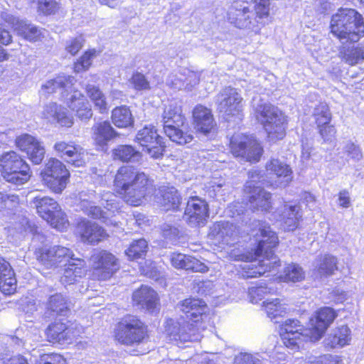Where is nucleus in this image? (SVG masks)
<instances>
[{
    "label": "nucleus",
    "mask_w": 364,
    "mask_h": 364,
    "mask_svg": "<svg viewBox=\"0 0 364 364\" xmlns=\"http://www.w3.org/2000/svg\"><path fill=\"white\" fill-rule=\"evenodd\" d=\"M114 186L115 191L124 200L134 206L141 205L154 191L153 181L149 176L131 166L119 168L115 175Z\"/></svg>",
    "instance_id": "f257e3e1"
},
{
    "label": "nucleus",
    "mask_w": 364,
    "mask_h": 364,
    "mask_svg": "<svg viewBox=\"0 0 364 364\" xmlns=\"http://www.w3.org/2000/svg\"><path fill=\"white\" fill-rule=\"evenodd\" d=\"M269 0H255L252 4L238 0L231 5L228 11L230 23L240 29L257 33L268 23L269 18Z\"/></svg>",
    "instance_id": "f03ea898"
},
{
    "label": "nucleus",
    "mask_w": 364,
    "mask_h": 364,
    "mask_svg": "<svg viewBox=\"0 0 364 364\" xmlns=\"http://www.w3.org/2000/svg\"><path fill=\"white\" fill-rule=\"evenodd\" d=\"M75 77L70 75H59L43 85L41 92L46 95L55 92L58 90H61V97L67 105L76 112L79 119L87 120L92 116L91 105L85 96L75 89Z\"/></svg>",
    "instance_id": "7ed1b4c3"
},
{
    "label": "nucleus",
    "mask_w": 364,
    "mask_h": 364,
    "mask_svg": "<svg viewBox=\"0 0 364 364\" xmlns=\"http://www.w3.org/2000/svg\"><path fill=\"white\" fill-rule=\"evenodd\" d=\"M259 231L263 238L259 241L255 252V257H263L258 266L252 264H246L244 267L243 277L246 278L257 277L264 274L279 265V259L274 254V249L279 243L275 232L271 231L265 224L259 223Z\"/></svg>",
    "instance_id": "20e7f679"
},
{
    "label": "nucleus",
    "mask_w": 364,
    "mask_h": 364,
    "mask_svg": "<svg viewBox=\"0 0 364 364\" xmlns=\"http://www.w3.org/2000/svg\"><path fill=\"white\" fill-rule=\"evenodd\" d=\"M331 31L343 43L356 42L364 36L362 16L352 9H340L331 20Z\"/></svg>",
    "instance_id": "39448f33"
},
{
    "label": "nucleus",
    "mask_w": 364,
    "mask_h": 364,
    "mask_svg": "<svg viewBox=\"0 0 364 364\" xmlns=\"http://www.w3.org/2000/svg\"><path fill=\"white\" fill-rule=\"evenodd\" d=\"M252 105L256 117L263 124L270 141L283 139L285 136L286 119L274 105L264 102L260 97H254Z\"/></svg>",
    "instance_id": "423d86ee"
},
{
    "label": "nucleus",
    "mask_w": 364,
    "mask_h": 364,
    "mask_svg": "<svg viewBox=\"0 0 364 364\" xmlns=\"http://www.w3.org/2000/svg\"><path fill=\"white\" fill-rule=\"evenodd\" d=\"M185 122L180 105L173 102L165 107L162 114L164 132L171 141L179 145L188 144L193 139L186 130Z\"/></svg>",
    "instance_id": "0eeeda50"
},
{
    "label": "nucleus",
    "mask_w": 364,
    "mask_h": 364,
    "mask_svg": "<svg viewBox=\"0 0 364 364\" xmlns=\"http://www.w3.org/2000/svg\"><path fill=\"white\" fill-rule=\"evenodd\" d=\"M0 167L3 178L7 182L15 185L25 183L31 176L29 165L14 151L2 154L0 157Z\"/></svg>",
    "instance_id": "6e6552de"
},
{
    "label": "nucleus",
    "mask_w": 364,
    "mask_h": 364,
    "mask_svg": "<svg viewBox=\"0 0 364 364\" xmlns=\"http://www.w3.org/2000/svg\"><path fill=\"white\" fill-rule=\"evenodd\" d=\"M114 336L122 344L134 346L144 340L147 336V330L144 323L136 316L127 315L117 324Z\"/></svg>",
    "instance_id": "1a4fd4ad"
},
{
    "label": "nucleus",
    "mask_w": 364,
    "mask_h": 364,
    "mask_svg": "<svg viewBox=\"0 0 364 364\" xmlns=\"http://www.w3.org/2000/svg\"><path fill=\"white\" fill-rule=\"evenodd\" d=\"M31 205L36 208L37 213L52 227L63 230L68 225L65 213L61 210L58 203L48 196H36Z\"/></svg>",
    "instance_id": "9d476101"
},
{
    "label": "nucleus",
    "mask_w": 364,
    "mask_h": 364,
    "mask_svg": "<svg viewBox=\"0 0 364 364\" xmlns=\"http://www.w3.org/2000/svg\"><path fill=\"white\" fill-rule=\"evenodd\" d=\"M43 183L53 192L61 193L66 187L70 173L58 159L51 158L41 171Z\"/></svg>",
    "instance_id": "9b49d317"
},
{
    "label": "nucleus",
    "mask_w": 364,
    "mask_h": 364,
    "mask_svg": "<svg viewBox=\"0 0 364 364\" xmlns=\"http://www.w3.org/2000/svg\"><path fill=\"white\" fill-rule=\"evenodd\" d=\"M166 323V333L171 341L185 343L199 341L202 338L198 323H191L184 318H168Z\"/></svg>",
    "instance_id": "f8f14e48"
},
{
    "label": "nucleus",
    "mask_w": 364,
    "mask_h": 364,
    "mask_svg": "<svg viewBox=\"0 0 364 364\" xmlns=\"http://www.w3.org/2000/svg\"><path fill=\"white\" fill-rule=\"evenodd\" d=\"M230 147L235 156L250 162H257L262 154V149L256 141L240 133L231 137Z\"/></svg>",
    "instance_id": "ddd939ff"
},
{
    "label": "nucleus",
    "mask_w": 364,
    "mask_h": 364,
    "mask_svg": "<svg viewBox=\"0 0 364 364\" xmlns=\"http://www.w3.org/2000/svg\"><path fill=\"white\" fill-rule=\"evenodd\" d=\"M257 171H250L248 173L250 181L245 185V191L250 194L249 197L250 208L253 211H268L271 207V194L264 188L257 186L259 176Z\"/></svg>",
    "instance_id": "4468645a"
},
{
    "label": "nucleus",
    "mask_w": 364,
    "mask_h": 364,
    "mask_svg": "<svg viewBox=\"0 0 364 364\" xmlns=\"http://www.w3.org/2000/svg\"><path fill=\"white\" fill-rule=\"evenodd\" d=\"M93 277L98 280L109 279L119 269V264L112 254L105 251H95L90 257Z\"/></svg>",
    "instance_id": "2eb2a0df"
},
{
    "label": "nucleus",
    "mask_w": 364,
    "mask_h": 364,
    "mask_svg": "<svg viewBox=\"0 0 364 364\" xmlns=\"http://www.w3.org/2000/svg\"><path fill=\"white\" fill-rule=\"evenodd\" d=\"M218 111L228 120V117L239 116L242 110V97L237 89L226 87L215 97Z\"/></svg>",
    "instance_id": "dca6fc26"
},
{
    "label": "nucleus",
    "mask_w": 364,
    "mask_h": 364,
    "mask_svg": "<svg viewBox=\"0 0 364 364\" xmlns=\"http://www.w3.org/2000/svg\"><path fill=\"white\" fill-rule=\"evenodd\" d=\"M135 140L151 158L159 159L163 156L164 142L154 126H145L139 130Z\"/></svg>",
    "instance_id": "f3484780"
},
{
    "label": "nucleus",
    "mask_w": 364,
    "mask_h": 364,
    "mask_svg": "<svg viewBox=\"0 0 364 364\" xmlns=\"http://www.w3.org/2000/svg\"><path fill=\"white\" fill-rule=\"evenodd\" d=\"M311 329H303L298 320L289 319L282 327L281 336L287 348L296 350L301 343L311 341Z\"/></svg>",
    "instance_id": "a211bd4d"
},
{
    "label": "nucleus",
    "mask_w": 364,
    "mask_h": 364,
    "mask_svg": "<svg viewBox=\"0 0 364 364\" xmlns=\"http://www.w3.org/2000/svg\"><path fill=\"white\" fill-rule=\"evenodd\" d=\"M35 254L37 259L47 268L56 267L73 257L68 248L62 246L40 248L36 250Z\"/></svg>",
    "instance_id": "6ab92c4d"
},
{
    "label": "nucleus",
    "mask_w": 364,
    "mask_h": 364,
    "mask_svg": "<svg viewBox=\"0 0 364 364\" xmlns=\"http://www.w3.org/2000/svg\"><path fill=\"white\" fill-rule=\"evenodd\" d=\"M208 217V203L198 197H192L187 202L183 220L191 227L204 225Z\"/></svg>",
    "instance_id": "aec40b11"
},
{
    "label": "nucleus",
    "mask_w": 364,
    "mask_h": 364,
    "mask_svg": "<svg viewBox=\"0 0 364 364\" xmlns=\"http://www.w3.org/2000/svg\"><path fill=\"white\" fill-rule=\"evenodd\" d=\"M237 228L228 221H218L210 227L208 237L215 243L230 245L238 237Z\"/></svg>",
    "instance_id": "412c9836"
},
{
    "label": "nucleus",
    "mask_w": 364,
    "mask_h": 364,
    "mask_svg": "<svg viewBox=\"0 0 364 364\" xmlns=\"http://www.w3.org/2000/svg\"><path fill=\"white\" fill-rule=\"evenodd\" d=\"M16 144L20 150L26 152L34 164H40L44 159L46 150L42 143L34 136L25 134L16 139Z\"/></svg>",
    "instance_id": "4be33fe9"
},
{
    "label": "nucleus",
    "mask_w": 364,
    "mask_h": 364,
    "mask_svg": "<svg viewBox=\"0 0 364 364\" xmlns=\"http://www.w3.org/2000/svg\"><path fill=\"white\" fill-rule=\"evenodd\" d=\"M336 313L331 307L319 309L314 318H311V341H318L321 338L328 327L336 317Z\"/></svg>",
    "instance_id": "5701e85b"
},
{
    "label": "nucleus",
    "mask_w": 364,
    "mask_h": 364,
    "mask_svg": "<svg viewBox=\"0 0 364 364\" xmlns=\"http://www.w3.org/2000/svg\"><path fill=\"white\" fill-rule=\"evenodd\" d=\"M76 230L81 240L91 245H96L108 237L104 228L90 221L80 222Z\"/></svg>",
    "instance_id": "b1692460"
},
{
    "label": "nucleus",
    "mask_w": 364,
    "mask_h": 364,
    "mask_svg": "<svg viewBox=\"0 0 364 364\" xmlns=\"http://www.w3.org/2000/svg\"><path fill=\"white\" fill-rule=\"evenodd\" d=\"M2 18L9 23L11 24L14 29L19 36H23L29 41H36L40 38L42 31L36 26L28 23L24 20H20L9 14H2Z\"/></svg>",
    "instance_id": "393cba45"
},
{
    "label": "nucleus",
    "mask_w": 364,
    "mask_h": 364,
    "mask_svg": "<svg viewBox=\"0 0 364 364\" xmlns=\"http://www.w3.org/2000/svg\"><path fill=\"white\" fill-rule=\"evenodd\" d=\"M193 117L196 130L203 135L210 134L216 126L211 110L203 105L194 108Z\"/></svg>",
    "instance_id": "a878e982"
},
{
    "label": "nucleus",
    "mask_w": 364,
    "mask_h": 364,
    "mask_svg": "<svg viewBox=\"0 0 364 364\" xmlns=\"http://www.w3.org/2000/svg\"><path fill=\"white\" fill-rule=\"evenodd\" d=\"M54 149L75 166H82L85 164V150L80 145L58 141L55 144Z\"/></svg>",
    "instance_id": "bb28decb"
},
{
    "label": "nucleus",
    "mask_w": 364,
    "mask_h": 364,
    "mask_svg": "<svg viewBox=\"0 0 364 364\" xmlns=\"http://www.w3.org/2000/svg\"><path fill=\"white\" fill-rule=\"evenodd\" d=\"M132 300L134 305L149 311H153L158 304L156 292L147 286H141L136 290L133 293Z\"/></svg>",
    "instance_id": "cd10ccee"
},
{
    "label": "nucleus",
    "mask_w": 364,
    "mask_h": 364,
    "mask_svg": "<svg viewBox=\"0 0 364 364\" xmlns=\"http://www.w3.org/2000/svg\"><path fill=\"white\" fill-rule=\"evenodd\" d=\"M42 114L48 121L57 122L62 127H70L73 124V119L69 116L67 109L55 102L46 105Z\"/></svg>",
    "instance_id": "c85d7f7f"
},
{
    "label": "nucleus",
    "mask_w": 364,
    "mask_h": 364,
    "mask_svg": "<svg viewBox=\"0 0 364 364\" xmlns=\"http://www.w3.org/2000/svg\"><path fill=\"white\" fill-rule=\"evenodd\" d=\"M170 259L171 264L177 269L191 270L196 272L208 271V267L205 264L190 255L173 252L171 255Z\"/></svg>",
    "instance_id": "c756f323"
},
{
    "label": "nucleus",
    "mask_w": 364,
    "mask_h": 364,
    "mask_svg": "<svg viewBox=\"0 0 364 364\" xmlns=\"http://www.w3.org/2000/svg\"><path fill=\"white\" fill-rule=\"evenodd\" d=\"M177 308L186 315V318L192 320L193 323H198L205 312L206 305L200 299L189 298L178 304Z\"/></svg>",
    "instance_id": "7c9ffc66"
},
{
    "label": "nucleus",
    "mask_w": 364,
    "mask_h": 364,
    "mask_svg": "<svg viewBox=\"0 0 364 364\" xmlns=\"http://www.w3.org/2000/svg\"><path fill=\"white\" fill-rule=\"evenodd\" d=\"M46 334L50 341L63 343L71 341L77 336L73 328L67 326L60 321H55L46 329Z\"/></svg>",
    "instance_id": "2f4dec72"
},
{
    "label": "nucleus",
    "mask_w": 364,
    "mask_h": 364,
    "mask_svg": "<svg viewBox=\"0 0 364 364\" xmlns=\"http://www.w3.org/2000/svg\"><path fill=\"white\" fill-rule=\"evenodd\" d=\"M65 264L63 274L60 278V282L64 285H68L74 283L77 278L81 277L85 273V262L77 258L69 259Z\"/></svg>",
    "instance_id": "473e14b6"
},
{
    "label": "nucleus",
    "mask_w": 364,
    "mask_h": 364,
    "mask_svg": "<svg viewBox=\"0 0 364 364\" xmlns=\"http://www.w3.org/2000/svg\"><path fill=\"white\" fill-rule=\"evenodd\" d=\"M157 202L164 210H176L181 204V197L174 187L163 188L159 191Z\"/></svg>",
    "instance_id": "72a5a7b5"
},
{
    "label": "nucleus",
    "mask_w": 364,
    "mask_h": 364,
    "mask_svg": "<svg viewBox=\"0 0 364 364\" xmlns=\"http://www.w3.org/2000/svg\"><path fill=\"white\" fill-rule=\"evenodd\" d=\"M281 218L282 226L284 231L294 230L297 228L299 219L301 218L300 207L288 204L284 205Z\"/></svg>",
    "instance_id": "f704fd0d"
},
{
    "label": "nucleus",
    "mask_w": 364,
    "mask_h": 364,
    "mask_svg": "<svg viewBox=\"0 0 364 364\" xmlns=\"http://www.w3.org/2000/svg\"><path fill=\"white\" fill-rule=\"evenodd\" d=\"M268 173L274 174L278 178H283V186H286L292 179V171L290 166L279 159H271L266 164Z\"/></svg>",
    "instance_id": "c9c22d12"
},
{
    "label": "nucleus",
    "mask_w": 364,
    "mask_h": 364,
    "mask_svg": "<svg viewBox=\"0 0 364 364\" xmlns=\"http://www.w3.org/2000/svg\"><path fill=\"white\" fill-rule=\"evenodd\" d=\"M92 130L95 141L101 147L106 145L108 141L111 140L117 135V132L107 121L95 124Z\"/></svg>",
    "instance_id": "e433bc0d"
},
{
    "label": "nucleus",
    "mask_w": 364,
    "mask_h": 364,
    "mask_svg": "<svg viewBox=\"0 0 364 364\" xmlns=\"http://www.w3.org/2000/svg\"><path fill=\"white\" fill-rule=\"evenodd\" d=\"M82 86L85 89L87 95L94 103L95 107L99 109L101 113L106 112L107 111V103L105 95L100 88L89 82H82Z\"/></svg>",
    "instance_id": "4c0bfd02"
},
{
    "label": "nucleus",
    "mask_w": 364,
    "mask_h": 364,
    "mask_svg": "<svg viewBox=\"0 0 364 364\" xmlns=\"http://www.w3.org/2000/svg\"><path fill=\"white\" fill-rule=\"evenodd\" d=\"M350 329L346 326H342L328 335L323 343L326 348L331 349L337 346H345L350 339Z\"/></svg>",
    "instance_id": "58836bf2"
},
{
    "label": "nucleus",
    "mask_w": 364,
    "mask_h": 364,
    "mask_svg": "<svg viewBox=\"0 0 364 364\" xmlns=\"http://www.w3.org/2000/svg\"><path fill=\"white\" fill-rule=\"evenodd\" d=\"M337 263L338 261L335 257L326 255L316 259L314 267L321 277H328L333 274L337 270Z\"/></svg>",
    "instance_id": "ea45409f"
},
{
    "label": "nucleus",
    "mask_w": 364,
    "mask_h": 364,
    "mask_svg": "<svg viewBox=\"0 0 364 364\" xmlns=\"http://www.w3.org/2000/svg\"><path fill=\"white\" fill-rule=\"evenodd\" d=\"M112 120L113 124L119 128H127L134 124L132 112L125 105L117 107L112 110Z\"/></svg>",
    "instance_id": "a19ab883"
},
{
    "label": "nucleus",
    "mask_w": 364,
    "mask_h": 364,
    "mask_svg": "<svg viewBox=\"0 0 364 364\" xmlns=\"http://www.w3.org/2000/svg\"><path fill=\"white\" fill-rule=\"evenodd\" d=\"M115 159L122 162H138L141 159V154L131 145H119L113 150Z\"/></svg>",
    "instance_id": "79ce46f5"
},
{
    "label": "nucleus",
    "mask_w": 364,
    "mask_h": 364,
    "mask_svg": "<svg viewBox=\"0 0 364 364\" xmlns=\"http://www.w3.org/2000/svg\"><path fill=\"white\" fill-rule=\"evenodd\" d=\"M46 306L48 310L58 315L65 316L70 311V304L68 299L60 293L50 296Z\"/></svg>",
    "instance_id": "37998d69"
},
{
    "label": "nucleus",
    "mask_w": 364,
    "mask_h": 364,
    "mask_svg": "<svg viewBox=\"0 0 364 364\" xmlns=\"http://www.w3.org/2000/svg\"><path fill=\"white\" fill-rule=\"evenodd\" d=\"M148 250V242L141 238L134 240L126 250L125 254L130 259H137L144 257Z\"/></svg>",
    "instance_id": "c03bdc74"
},
{
    "label": "nucleus",
    "mask_w": 364,
    "mask_h": 364,
    "mask_svg": "<svg viewBox=\"0 0 364 364\" xmlns=\"http://www.w3.org/2000/svg\"><path fill=\"white\" fill-rule=\"evenodd\" d=\"M341 53L343 58L350 65L358 63L360 60H364V47L358 46L352 48H343Z\"/></svg>",
    "instance_id": "a18cd8bd"
},
{
    "label": "nucleus",
    "mask_w": 364,
    "mask_h": 364,
    "mask_svg": "<svg viewBox=\"0 0 364 364\" xmlns=\"http://www.w3.org/2000/svg\"><path fill=\"white\" fill-rule=\"evenodd\" d=\"M314 117L317 126H322L331 120V113L328 106L324 103L318 105L314 111Z\"/></svg>",
    "instance_id": "49530a36"
},
{
    "label": "nucleus",
    "mask_w": 364,
    "mask_h": 364,
    "mask_svg": "<svg viewBox=\"0 0 364 364\" xmlns=\"http://www.w3.org/2000/svg\"><path fill=\"white\" fill-rule=\"evenodd\" d=\"M284 279L286 282H300L304 279V272L298 264H289L284 271Z\"/></svg>",
    "instance_id": "de8ad7c7"
},
{
    "label": "nucleus",
    "mask_w": 364,
    "mask_h": 364,
    "mask_svg": "<svg viewBox=\"0 0 364 364\" xmlns=\"http://www.w3.org/2000/svg\"><path fill=\"white\" fill-rule=\"evenodd\" d=\"M234 364H267V360L258 353H240L235 357Z\"/></svg>",
    "instance_id": "09e8293b"
},
{
    "label": "nucleus",
    "mask_w": 364,
    "mask_h": 364,
    "mask_svg": "<svg viewBox=\"0 0 364 364\" xmlns=\"http://www.w3.org/2000/svg\"><path fill=\"white\" fill-rule=\"evenodd\" d=\"M264 310L271 318L282 316L286 312V308L279 303L278 299L272 301H264Z\"/></svg>",
    "instance_id": "8fccbe9b"
},
{
    "label": "nucleus",
    "mask_w": 364,
    "mask_h": 364,
    "mask_svg": "<svg viewBox=\"0 0 364 364\" xmlns=\"http://www.w3.org/2000/svg\"><path fill=\"white\" fill-rule=\"evenodd\" d=\"M60 9L55 0H38V10L44 15L55 14Z\"/></svg>",
    "instance_id": "3c124183"
},
{
    "label": "nucleus",
    "mask_w": 364,
    "mask_h": 364,
    "mask_svg": "<svg viewBox=\"0 0 364 364\" xmlns=\"http://www.w3.org/2000/svg\"><path fill=\"white\" fill-rule=\"evenodd\" d=\"M17 287V281L14 272L13 276H6L0 279V291L6 294L11 295L14 294Z\"/></svg>",
    "instance_id": "603ef678"
},
{
    "label": "nucleus",
    "mask_w": 364,
    "mask_h": 364,
    "mask_svg": "<svg viewBox=\"0 0 364 364\" xmlns=\"http://www.w3.org/2000/svg\"><path fill=\"white\" fill-rule=\"evenodd\" d=\"M95 50L85 52L84 55L75 63V72L80 73L87 70L92 63V59L95 55Z\"/></svg>",
    "instance_id": "864d4df0"
},
{
    "label": "nucleus",
    "mask_w": 364,
    "mask_h": 364,
    "mask_svg": "<svg viewBox=\"0 0 364 364\" xmlns=\"http://www.w3.org/2000/svg\"><path fill=\"white\" fill-rule=\"evenodd\" d=\"M130 82L134 88L136 90H150V84L144 75L139 72L133 73Z\"/></svg>",
    "instance_id": "5fc2aeb1"
},
{
    "label": "nucleus",
    "mask_w": 364,
    "mask_h": 364,
    "mask_svg": "<svg viewBox=\"0 0 364 364\" xmlns=\"http://www.w3.org/2000/svg\"><path fill=\"white\" fill-rule=\"evenodd\" d=\"M272 289L264 286L252 287L249 289L250 301L252 303H257L262 300L264 295L269 294Z\"/></svg>",
    "instance_id": "6e6d98bb"
},
{
    "label": "nucleus",
    "mask_w": 364,
    "mask_h": 364,
    "mask_svg": "<svg viewBox=\"0 0 364 364\" xmlns=\"http://www.w3.org/2000/svg\"><path fill=\"white\" fill-rule=\"evenodd\" d=\"M343 151L347 156L354 161H359L363 159V153L359 146L350 141L346 143L343 146Z\"/></svg>",
    "instance_id": "4d7b16f0"
},
{
    "label": "nucleus",
    "mask_w": 364,
    "mask_h": 364,
    "mask_svg": "<svg viewBox=\"0 0 364 364\" xmlns=\"http://www.w3.org/2000/svg\"><path fill=\"white\" fill-rule=\"evenodd\" d=\"M38 364H67V362L61 355L50 353L41 355Z\"/></svg>",
    "instance_id": "13d9d810"
},
{
    "label": "nucleus",
    "mask_w": 364,
    "mask_h": 364,
    "mask_svg": "<svg viewBox=\"0 0 364 364\" xmlns=\"http://www.w3.org/2000/svg\"><path fill=\"white\" fill-rule=\"evenodd\" d=\"M317 127L321 136L325 141H331L334 139L336 130L334 126L330 124V122Z\"/></svg>",
    "instance_id": "bf43d9fd"
},
{
    "label": "nucleus",
    "mask_w": 364,
    "mask_h": 364,
    "mask_svg": "<svg viewBox=\"0 0 364 364\" xmlns=\"http://www.w3.org/2000/svg\"><path fill=\"white\" fill-rule=\"evenodd\" d=\"M87 215L91 216L93 218L101 219L104 223L109 224V218L111 215V212L104 211L101 209L100 207L96 206L94 204L93 206L90 208Z\"/></svg>",
    "instance_id": "052dcab7"
},
{
    "label": "nucleus",
    "mask_w": 364,
    "mask_h": 364,
    "mask_svg": "<svg viewBox=\"0 0 364 364\" xmlns=\"http://www.w3.org/2000/svg\"><path fill=\"white\" fill-rule=\"evenodd\" d=\"M19 198L15 195H8L0 192V210L4 208H11L18 204Z\"/></svg>",
    "instance_id": "680f3d73"
},
{
    "label": "nucleus",
    "mask_w": 364,
    "mask_h": 364,
    "mask_svg": "<svg viewBox=\"0 0 364 364\" xmlns=\"http://www.w3.org/2000/svg\"><path fill=\"white\" fill-rule=\"evenodd\" d=\"M184 75L186 77L181 80L183 81V85L185 84V88L190 89L198 84L200 81L199 74L196 72L184 70Z\"/></svg>",
    "instance_id": "e2e57ef3"
},
{
    "label": "nucleus",
    "mask_w": 364,
    "mask_h": 364,
    "mask_svg": "<svg viewBox=\"0 0 364 364\" xmlns=\"http://www.w3.org/2000/svg\"><path fill=\"white\" fill-rule=\"evenodd\" d=\"M26 230H28L33 235V242H35L36 241L43 242L45 241L44 235L41 232L39 228L36 226L34 224L27 222V228Z\"/></svg>",
    "instance_id": "0e129e2a"
},
{
    "label": "nucleus",
    "mask_w": 364,
    "mask_h": 364,
    "mask_svg": "<svg viewBox=\"0 0 364 364\" xmlns=\"http://www.w3.org/2000/svg\"><path fill=\"white\" fill-rule=\"evenodd\" d=\"M161 230L163 236L170 240L176 239L179 234L178 228L169 224H164Z\"/></svg>",
    "instance_id": "69168bd1"
},
{
    "label": "nucleus",
    "mask_w": 364,
    "mask_h": 364,
    "mask_svg": "<svg viewBox=\"0 0 364 364\" xmlns=\"http://www.w3.org/2000/svg\"><path fill=\"white\" fill-rule=\"evenodd\" d=\"M311 364H336L337 360L330 354L323 355L318 357L309 358Z\"/></svg>",
    "instance_id": "338daca9"
},
{
    "label": "nucleus",
    "mask_w": 364,
    "mask_h": 364,
    "mask_svg": "<svg viewBox=\"0 0 364 364\" xmlns=\"http://www.w3.org/2000/svg\"><path fill=\"white\" fill-rule=\"evenodd\" d=\"M83 40L82 37H77L71 40L66 46V50L72 55H75L82 48Z\"/></svg>",
    "instance_id": "774afa93"
}]
</instances>
